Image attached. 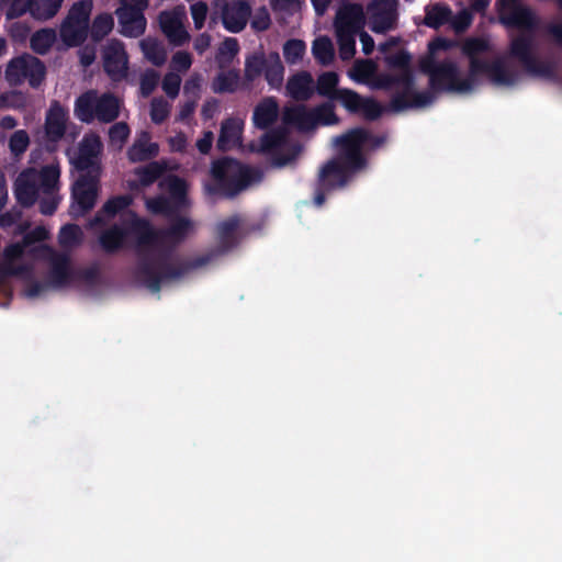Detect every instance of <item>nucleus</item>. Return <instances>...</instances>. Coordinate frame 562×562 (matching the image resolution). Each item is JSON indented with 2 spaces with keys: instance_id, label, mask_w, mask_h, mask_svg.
Wrapping results in <instances>:
<instances>
[{
  "instance_id": "obj_63",
  "label": "nucleus",
  "mask_w": 562,
  "mask_h": 562,
  "mask_svg": "<svg viewBox=\"0 0 562 562\" xmlns=\"http://www.w3.org/2000/svg\"><path fill=\"white\" fill-rule=\"evenodd\" d=\"M101 147V142L98 136H85L79 145V153L97 157Z\"/></svg>"
},
{
  "instance_id": "obj_14",
  "label": "nucleus",
  "mask_w": 562,
  "mask_h": 562,
  "mask_svg": "<svg viewBox=\"0 0 562 562\" xmlns=\"http://www.w3.org/2000/svg\"><path fill=\"white\" fill-rule=\"evenodd\" d=\"M356 171L357 170H351L348 165L334 157L319 169L317 182L322 183L323 187L335 190L345 187L351 173Z\"/></svg>"
},
{
  "instance_id": "obj_29",
  "label": "nucleus",
  "mask_w": 562,
  "mask_h": 562,
  "mask_svg": "<svg viewBox=\"0 0 562 562\" xmlns=\"http://www.w3.org/2000/svg\"><path fill=\"white\" fill-rule=\"evenodd\" d=\"M60 168L56 164L45 165L40 171L35 169V181L46 195H53L59 189Z\"/></svg>"
},
{
  "instance_id": "obj_57",
  "label": "nucleus",
  "mask_w": 562,
  "mask_h": 562,
  "mask_svg": "<svg viewBox=\"0 0 562 562\" xmlns=\"http://www.w3.org/2000/svg\"><path fill=\"white\" fill-rule=\"evenodd\" d=\"M357 35H336L339 56L342 60H349L356 53Z\"/></svg>"
},
{
  "instance_id": "obj_33",
  "label": "nucleus",
  "mask_w": 562,
  "mask_h": 562,
  "mask_svg": "<svg viewBox=\"0 0 562 562\" xmlns=\"http://www.w3.org/2000/svg\"><path fill=\"white\" fill-rule=\"evenodd\" d=\"M240 75L237 69L221 71L212 81V90L214 93H234L239 85Z\"/></svg>"
},
{
  "instance_id": "obj_30",
  "label": "nucleus",
  "mask_w": 562,
  "mask_h": 562,
  "mask_svg": "<svg viewBox=\"0 0 562 562\" xmlns=\"http://www.w3.org/2000/svg\"><path fill=\"white\" fill-rule=\"evenodd\" d=\"M451 9L443 2L429 3L425 7V16L423 24L438 30L451 20Z\"/></svg>"
},
{
  "instance_id": "obj_28",
  "label": "nucleus",
  "mask_w": 562,
  "mask_h": 562,
  "mask_svg": "<svg viewBox=\"0 0 562 562\" xmlns=\"http://www.w3.org/2000/svg\"><path fill=\"white\" fill-rule=\"evenodd\" d=\"M158 153V144L149 142V134L144 132L128 148L127 158L132 162H142L155 158Z\"/></svg>"
},
{
  "instance_id": "obj_22",
  "label": "nucleus",
  "mask_w": 562,
  "mask_h": 562,
  "mask_svg": "<svg viewBox=\"0 0 562 562\" xmlns=\"http://www.w3.org/2000/svg\"><path fill=\"white\" fill-rule=\"evenodd\" d=\"M167 170V165L161 161H150L145 166H140L134 169V175L137 179L131 182L132 189H145L150 187L153 183L164 179V173ZM167 176H165L166 178Z\"/></svg>"
},
{
  "instance_id": "obj_13",
  "label": "nucleus",
  "mask_w": 562,
  "mask_h": 562,
  "mask_svg": "<svg viewBox=\"0 0 562 562\" xmlns=\"http://www.w3.org/2000/svg\"><path fill=\"white\" fill-rule=\"evenodd\" d=\"M68 112L58 101H54L45 117V137L49 150L65 136Z\"/></svg>"
},
{
  "instance_id": "obj_4",
  "label": "nucleus",
  "mask_w": 562,
  "mask_h": 562,
  "mask_svg": "<svg viewBox=\"0 0 562 562\" xmlns=\"http://www.w3.org/2000/svg\"><path fill=\"white\" fill-rule=\"evenodd\" d=\"M210 175L212 182L205 184L206 193L227 199L236 196L258 176L256 170L231 157L214 160Z\"/></svg>"
},
{
  "instance_id": "obj_61",
  "label": "nucleus",
  "mask_w": 562,
  "mask_h": 562,
  "mask_svg": "<svg viewBox=\"0 0 562 562\" xmlns=\"http://www.w3.org/2000/svg\"><path fill=\"white\" fill-rule=\"evenodd\" d=\"M191 10V16L194 23V27L196 30H201L204 24L207 16V4L204 1H198L193 3L190 8Z\"/></svg>"
},
{
  "instance_id": "obj_11",
  "label": "nucleus",
  "mask_w": 562,
  "mask_h": 562,
  "mask_svg": "<svg viewBox=\"0 0 562 562\" xmlns=\"http://www.w3.org/2000/svg\"><path fill=\"white\" fill-rule=\"evenodd\" d=\"M366 23L363 9L358 3H347L336 13L334 27L336 35H358Z\"/></svg>"
},
{
  "instance_id": "obj_25",
  "label": "nucleus",
  "mask_w": 562,
  "mask_h": 562,
  "mask_svg": "<svg viewBox=\"0 0 562 562\" xmlns=\"http://www.w3.org/2000/svg\"><path fill=\"white\" fill-rule=\"evenodd\" d=\"M97 90H88L81 93L75 101L74 112L76 117L82 123H92L94 120H97Z\"/></svg>"
},
{
  "instance_id": "obj_19",
  "label": "nucleus",
  "mask_w": 562,
  "mask_h": 562,
  "mask_svg": "<svg viewBox=\"0 0 562 562\" xmlns=\"http://www.w3.org/2000/svg\"><path fill=\"white\" fill-rule=\"evenodd\" d=\"M282 122L284 125L296 128L299 132H311L315 128L312 109L304 104L286 105L282 111Z\"/></svg>"
},
{
  "instance_id": "obj_43",
  "label": "nucleus",
  "mask_w": 562,
  "mask_h": 562,
  "mask_svg": "<svg viewBox=\"0 0 562 562\" xmlns=\"http://www.w3.org/2000/svg\"><path fill=\"white\" fill-rule=\"evenodd\" d=\"M312 52L315 59L324 66L329 65L335 56L333 43L326 36L318 37L313 42Z\"/></svg>"
},
{
  "instance_id": "obj_34",
  "label": "nucleus",
  "mask_w": 562,
  "mask_h": 562,
  "mask_svg": "<svg viewBox=\"0 0 562 562\" xmlns=\"http://www.w3.org/2000/svg\"><path fill=\"white\" fill-rule=\"evenodd\" d=\"M339 76L335 71H326L318 76L315 92L321 97L334 100L341 88H338Z\"/></svg>"
},
{
  "instance_id": "obj_26",
  "label": "nucleus",
  "mask_w": 562,
  "mask_h": 562,
  "mask_svg": "<svg viewBox=\"0 0 562 562\" xmlns=\"http://www.w3.org/2000/svg\"><path fill=\"white\" fill-rule=\"evenodd\" d=\"M59 35L67 47H78L87 40L89 26L66 18L60 25Z\"/></svg>"
},
{
  "instance_id": "obj_21",
  "label": "nucleus",
  "mask_w": 562,
  "mask_h": 562,
  "mask_svg": "<svg viewBox=\"0 0 562 562\" xmlns=\"http://www.w3.org/2000/svg\"><path fill=\"white\" fill-rule=\"evenodd\" d=\"M285 90L294 101H308L315 93L313 76L304 70L292 75L286 81Z\"/></svg>"
},
{
  "instance_id": "obj_35",
  "label": "nucleus",
  "mask_w": 562,
  "mask_h": 562,
  "mask_svg": "<svg viewBox=\"0 0 562 562\" xmlns=\"http://www.w3.org/2000/svg\"><path fill=\"white\" fill-rule=\"evenodd\" d=\"M113 27V15L108 12L100 13L94 16L91 26H89L90 37L94 43H99L112 32Z\"/></svg>"
},
{
  "instance_id": "obj_56",
  "label": "nucleus",
  "mask_w": 562,
  "mask_h": 562,
  "mask_svg": "<svg viewBox=\"0 0 562 562\" xmlns=\"http://www.w3.org/2000/svg\"><path fill=\"white\" fill-rule=\"evenodd\" d=\"M159 81V75L157 71L153 69L146 70L139 81V91L142 97L147 98L149 97L154 90L156 89Z\"/></svg>"
},
{
  "instance_id": "obj_58",
  "label": "nucleus",
  "mask_w": 562,
  "mask_h": 562,
  "mask_svg": "<svg viewBox=\"0 0 562 562\" xmlns=\"http://www.w3.org/2000/svg\"><path fill=\"white\" fill-rule=\"evenodd\" d=\"M360 113L364 116V119L369 121H374L382 115L383 108L374 99L363 98L362 103L360 105Z\"/></svg>"
},
{
  "instance_id": "obj_47",
  "label": "nucleus",
  "mask_w": 562,
  "mask_h": 562,
  "mask_svg": "<svg viewBox=\"0 0 562 562\" xmlns=\"http://www.w3.org/2000/svg\"><path fill=\"white\" fill-rule=\"evenodd\" d=\"M92 8V0H80L71 5L66 18L75 22H79L86 26H89V20Z\"/></svg>"
},
{
  "instance_id": "obj_64",
  "label": "nucleus",
  "mask_w": 562,
  "mask_h": 562,
  "mask_svg": "<svg viewBox=\"0 0 562 562\" xmlns=\"http://www.w3.org/2000/svg\"><path fill=\"white\" fill-rule=\"evenodd\" d=\"M79 236V227L76 224H67L60 229L59 241L61 245H74L78 243Z\"/></svg>"
},
{
  "instance_id": "obj_32",
  "label": "nucleus",
  "mask_w": 562,
  "mask_h": 562,
  "mask_svg": "<svg viewBox=\"0 0 562 562\" xmlns=\"http://www.w3.org/2000/svg\"><path fill=\"white\" fill-rule=\"evenodd\" d=\"M240 139V126L235 119H226L221 124V131L217 138V149L227 151L235 147Z\"/></svg>"
},
{
  "instance_id": "obj_5",
  "label": "nucleus",
  "mask_w": 562,
  "mask_h": 562,
  "mask_svg": "<svg viewBox=\"0 0 562 562\" xmlns=\"http://www.w3.org/2000/svg\"><path fill=\"white\" fill-rule=\"evenodd\" d=\"M251 15V5L247 0H214L209 27L214 29L218 21L231 33L241 32Z\"/></svg>"
},
{
  "instance_id": "obj_59",
  "label": "nucleus",
  "mask_w": 562,
  "mask_h": 562,
  "mask_svg": "<svg viewBox=\"0 0 562 562\" xmlns=\"http://www.w3.org/2000/svg\"><path fill=\"white\" fill-rule=\"evenodd\" d=\"M181 78L178 74L168 72L162 79V90L170 98L175 99L179 94Z\"/></svg>"
},
{
  "instance_id": "obj_2",
  "label": "nucleus",
  "mask_w": 562,
  "mask_h": 562,
  "mask_svg": "<svg viewBox=\"0 0 562 562\" xmlns=\"http://www.w3.org/2000/svg\"><path fill=\"white\" fill-rule=\"evenodd\" d=\"M457 43L446 37H436L428 44V54L419 61L420 71L428 75L432 92L465 94L475 90L484 79L492 80V59L484 55L491 50L487 40L469 37L461 46V53L469 59V70L462 77L459 65L451 59L438 61L436 54L447 52Z\"/></svg>"
},
{
  "instance_id": "obj_3",
  "label": "nucleus",
  "mask_w": 562,
  "mask_h": 562,
  "mask_svg": "<svg viewBox=\"0 0 562 562\" xmlns=\"http://www.w3.org/2000/svg\"><path fill=\"white\" fill-rule=\"evenodd\" d=\"M412 59V55L405 49L385 55L383 58L385 67L389 70L397 71V74L380 72L374 78V89L389 91L394 87H402V91L394 93L391 98L390 110L393 112L423 108L435 99L431 91L417 92L414 90L415 75Z\"/></svg>"
},
{
  "instance_id": "obj_12",
  "label": "nucleus",
  "mask_w": 562,
  "mask_h": 562,
  "mask_svg": "<svg viewBox=\"0 0 562 562\" xmlns=\"http://www.w3.org/2000/svg\"><path fill=\"white\" fill-rule=\"evenodd\" d=\"M40 249L48 255L49 271L48 283L53 288H64L72 281L70 258L67 254L56 252L47 245L40 246Z\"/></svg>"
},
{
  "instance_id": "obj_36",
  "label": "nucleus",
  "mask_w": 562,
  "mask_h": 562,
  "mask_svg": "<svg viewBox=\"0 0 562 562\" xmlns=\"http://www.w3.org/2000/svg\"><path fill=\"white\" fill-rule=\"evenodd\" d=\"M121 34L126 37H138L145 33L147 21L145 15L117 16Z\"/></svg>"
},
{
  "instance_id": "obj_39",
  "label": "nucleus",
  "mask_w": 562,
  "mask_h": 562,
  "mask_svg": "<svg viewBox=\"0 0 562 562\" xmlns=\"http://www.w3.org/2000/svg\"><path fill=\"white\" fill-rule=\"evenodd\" d=\"M55 42L56 32L53 29H41L31 36L30 47L34 53L45 55Z\"/></svg>"
},
{
  "instance_id": "obj_9",
  "label": "nucleus",
  "mask_w": 562,
  "mask_h": 562,
  "mask_svg": "<svg viewBox=\"0 0 562 562\" xmlns=\"http://www.w3.org/2000/svg\"><path fill=\"white\" fill-rule=\"evenodd\" d=\"M130 216L128 232L137 236V244L139 246L137 249V256L139 257V250L144 254L155 256L157 250L164 247L160 229L153 228L147 220L138 217V215L133 211L130 212ZM138 260L139 258L137 261Z\"/></svg>"
},
{
  "instance_id": "obj_48",
  "label": "nucleus",
  "mask_w": 562,
  "mask_h": 562,
  "mask_svg": "<svg viewBox=\"0 0 562 562\" xmlns=\"http://www.w3.org/2000/svg\"><path fill=\"white\" fill-rule=\"evenodd\" d=\"M305 43L302 40L292 38L283 45V56L288 64H297L305 54Z\"/></svg>"
},
{
  "instance_id": "obj_15",
  "label": "nucleus",
  "mask_w": 562,
  "mask_h": 562,
  "mask_svg": "<svg viewBox=\"0 0 562 562\" xmlns=\"http://www.w3.org/2000/svg\"><path fill=\"white\" fill-rule=\"evenodd\" d=\"M98 195V180L91 175H82L72 188L71 196L81 214L91 211Z\"/></svg>"
},
{
  "instance_id": "obj_38",
  "label": "nucleus",
  "mask_w": 562,
  "mask_h": 562,
  "mask_svg": "<svg viewBox=\"0 0 562 562\" xmlns=\"http://www.w3.org/2000/svg\"><path fill=\"white\" fill-rule=\"evenodd\" d=\"M520 76L517 69L505 65L494 55V85L513 86L519 81Z\"/></svg>"
},
{
  "instance_id": "obj_45",
  "label": "nucleus",
  "mask_w": 562,
  "mask_h": 562,
  "mask_svg": "<svg viewBox=\"0 0 562 562\" xmlns=\"http://www.w3.org/2000/svg\"><path fill=\"white\" fill-rule=\"evenodd\" d=\"M315 127L317 125L329 126L339 122L335 113V106L331 102H324L312 109Z\"/></svg>"
},
{
  "instance_id": "obj_7",
  "label": "nucleus",
  "mask_w": 562,
  "mask_h": 562,
  "mask_svg": "<svg viewBox=\"0 0 562 562\" xmlns=\"http://www.w3.org/2000/svg\"><path fill=\"white\" fill-rule=\"evenodd\" d=\"M367 130L356 127L335 138L337 156L335 158L348 165L351 170H360L366 166L362 148L369 140Z\"/></svg>"
},
{
  "instance_id": "obj_20",
  "label": "nucleus",
  "mask_w": 562,
  "mask_h": 562,
  "mask_svg": "<svg viewBox=\"0 0 562 562\" xmlns=\"http://www.w3.org/2000/svg\"><path fill=\"white\" fill-rule=\"evenodd\" d=\"M159 25L162 33L169 42L176 46H182L190 38L186 31L180 16L173 11H162L158 16Z\"/></svg>"
},
{
  "instance_id": "obj_23",
  "label": "nucleus",
  "mask_w": 562,
  "mask_h": 562,
  "mask_svg": "<svg viewBox=\"0 0 562 562\" xmlns=\"http://www.w3.org/2000/svg\"><path fill=\"white\" fill-rule=\"evenodd\" d=\"M279 104L276 98H263L254 109L252 123L259 130H268L277 121Z\"/></svg>"
},
{
  "instance_id": "obj_17",
  "label": "nucleus",
  "mask_w": 562,
  "mask_h": 562,
  "mask_svg": "<svg viewBox=\"0 0 562 562\" xmlns=\"http://www.w3.org/2000/svg\"><path fill=\"white\" fill-rule=\"evenodd\" d=\"M38 184L35 181V169L23 170L14 182L16 202L25 209L33 206L38 199Z\"/></svg>"
},
{
  "instance_id": "obj_24",
  "label": "nucleus",
  "mask_w": 562,
  "mask_h": 562,
  "mask_svg": "<svg viewBox=\"0 0 562 562\" xmlns=\"http://www.w3.org/2000/svg\"><path fill=\"white\" fill-rule=\"evenodd\" d=\"M502 22L507 26L528 32L535 31L537 26L535 13L531 9L522 5L510 8L508 13L502 18Z\"/></svg>"
},
{
  "instance_id": "obj_27",
  "label": "nucleus",
  "mask_w": 562,
  "mask_h": 562,
  "mask_svg": "<svg viewBox=\"0 0 562 562\" xmlns=\"http://www.w3.org/2000/svg\"><path fill=\"white\" fill-rule=\"evenodd\" d=\"M128 231L117 224L104 229L99 236V243L106 254H115L124 247Z\"/></svg>"
},
{
  "instance_id": "obj_49",
  "label": "nucleus",
  "mask_w": 562,
  "mask_h": 562,
  "mask_svg": "<svg viewBox=\"0 0 562 562\" xmlns=\"http://www.w3.org/2000/svg\"><path fill=\"white\" fill-rule=\"evenodd\" d=\"M133 202V199L128 194L115 195L110 198L102 206V212L110 216L114 217L120 212L127 209Z\"/></svg>"
},
{
  "instance_id": "obj_8",
  "label": "nucleus",
  "mask_w": 562,
  "mask_h": 562,
  "mask_svg": "<svg viewBox=\"0 0 562 562\" xmlns=\"http://www.w3.org/2000/svg\"><path fill=\"white\" fill-rule=\"evenodd\" d=\"M510 55L522 65L529 75L546 78L553 75L551 64L540 60L533 55L531 34H520L515 37L510 44Z\"/></svg>"
},
{
  "instance_id": "obj_50",
  "label": "nucleus",
  "mask_w": 562,
  "mask_h": 562,
  "mask_svg": "<svg viewBox=\"0 0 562 562\" xmlns=\"http://www.w3.org/2000/svg\"><path fill=\"white\" fill-rule=\"evenodd\" d=\"M0 273L3 277H20L24 280H32L33 266L29 263L13 265L10 262L0 263Z\"/></svg>"
},
{
  "instance_id": "obj_37",
  "label": "nucleus",
  "mask_w": 562,
  "mask_h": 562,
  "mask_svg": "<svg viewBox=\"0 0 562 562\" xmlns=\"http://www.w3.org/2000/svg\"><path fill=\"white\" fill-rule=\"evenodd\" d=\"M142 52L146 59L153 65L159 67L166 63L167 52L165 47L155 38H144L139 43Z\"/></svg>"
},
{
  "instance_id": "obj_31",
  "label": "nucleus",
  "mask_w": 562,
  "mask_h": 562,
  "mask_svg": "<svg viewBox=\"0 0 562 562\" xmlns=\"http://www.w3.org/2000/svg\"><path fill=\"white\" fill-rule=\"evenodd\" d=\"M97 120L101 123H112L120 115L119 99L111 92L98 95Z\"/></svg>"
},
{
  "instance_id": "obj_40",
  "label": "nucleus",
  "mask_w": 562,
  "mask_h": 562,
  "mask_svg": "<svg viewBox=\"0 0 562 562\" xmlns=\"http://www.w3.org/2000/svg\"><path fill=\"white\" fill-rule=\"evenodd\" d=\"M378 75L376 65L371 59L357 60L349 72L350 78L355 81L364 83L372 80V85L374 83V78Z\"/></svg>"
},
{
  "instance_id": "obj_55",
  "label": "nucleus",
  "mask_w": 562,
  "mask_h": 562,
  "mask_svg": "<svg viewBox=\"0 0 562 562\" xmlns=\"http://www.w3.org/2000/svg\"><path fill=\"white\" fill-rule=\"evenodd\" d=\"M3 2H10V5L5 12L7 20H14L26 12L32 14L33 2L32 0H2Z\"/></svg>"
},
{
  "instance_id": "obj_53",
  "label": "nucleus",
  "mask_w": 562,
  "mask_h": 562,
  "mask_svg": "<svg viewBox=\"0 0 562 562\" xmlns=\"http://www.w3.org/2000/svg\"><path fill=\"white\" fill-rule=\"evenodd\" d=\"M30 145V137L26 131H15L9 139V148L14 157H19L24 154Z\"/></svg>"
},
{
  "instance_id": "obj_46",
  "label": "nucleus",
  "mask_w": 562,
  "mask_h": 562,
  "mask_svg": "<svg viewBox=\"0 0 562 562\" xmlns=\"http://www.w3.org/2000/svg\"><path fill=\"white\" fill-rule=\"evenodd\" d=\"M362 99L363 97H361L358 92L351 89L341 88L334 100L339 101L348 112L358 114L360 113Z\"/></svg>"
},
{
  "instance_id": "obj_10",
  "label": "nucleus",
  "mask_w": 562,
  "mask_h": 562,
  "mask_svg": "<svg viewBox=\"0 0 562 562\" xmlns=\"http://www.w3.org/2000/svg\"><path fill=\"white\" fill-rule=\"evenodd\" d=\"M103 68L113 81L126 78L128 57L124 44L119 40H111L103 49Z\"/></svg>"
},
{
  "instance_id": "obj_1",
  "label": "nucleus",
  "mask_w": 562,
  "mask_h": 562,
  "mask_svg": "<svg viewBox=\"0 0 562 562\" xmlns=\"http://www.w3.org/2000/svg\"><path fill=\"white\" fill-rule=\"evenodd\" d=\"M160 190L168 193L146 200L147 210L155 215H162L170 220V224L160 228L162 246L155 256L139 250V260L136 265L137 278L151 292H159L161 283L184 277L190 271L201 268L211 261L209 255L199 256L190 260L173 257V249L190 234L193 223L190 218L180 216L179 212L189 206L188 183L177 175H167L158 182Z\"/></svg>"
},
{
  "instance_id": "obj_54",
  "label": "nucleus",
  "mask_w": 562,
  "mask_h": 562,
  "mask_svg": "<svg viewBox=\"0 0 562 562\" xmlns=\"http://www.w3.org/2000/svg\"><path fill=\"white\" fill-rule=\"evenodd\" d=\"M170 113V104L162 98H154L150 102V119L155 124L164 123Z\"/></svg>"
},
{
  "instance_id": "obj_6",
  "label": "nucleus",
  "mask_w": 562,
  "mask_h": 562,
  "mask_svg": "<svg viewBox=\"0 0 562 562\" xmlns=\"http://www.w3.org/2000/svg\"><path fill=\"white\" fill-rule=\"evenodd\" d=\"M44 61L31 54H22L12 58L5 68V79L11 87L22 85L27 80L29 85L37 89L46 78Z\"/></svg>"
},
{
  "instance_id": "obj_52",
  "label": "nucleus",
  "mask_w": 562,
  "mask_h": 562,
  "mask_svg": "<svg viewBox=\"0 0 562 562\" xmlns=\"http://www.w3.org/2000/svg\"><path fill=\"white\" fill-rule=\"evenodd\" d=\"M268 64V59L263 55H252L246 59L245 63V77L247 80L252 81L259 77Z\"/></svg>"
},
{
  "instance_id": "obj_60",
  "label": "nucleus",
  "mask_w": 562,
  "mask_h": 562,
  "mask_svg": "<svg viewBox=\"0 0 562 562\" xmlns=\"http://www.w3.org/2000/svg\"><path fill=\"white\" fill-rule=\"evenodd\" d=\"M271 25V18L268 9L262 5L257 9L252 20L251 27L257 32L267 31Z\"/></svg>"
},
{
  "instance_id": "obj_42",
  "label": "nucleus",
  "mask_w": 562,
  "mask_h": 562,
  "mask_svg": "<svg viewBox=\"0 0 562 562\" xmlns=\"http://www.w3.org/2000/svg\"><path fill=\"white\" fill-rule=\"evenodd\" d=\"M64 0H32V16L36 20L46 21L55 16Z\"/></svg>"
},
{
  "instance_id": "obj_16",
  "label": "nucleus",
  "mask_w": 562,
  "mask_h": 562,
  "mask_svg": "<svg viewBox=\"0 0 562 562\" xmlns=\"http://www.w3.org/2000/svg\"><path fill=\"white\" fill-rule=\"evenodd\" d=\"M396 0H376L375 10L370 16V29L378 34H384L396 26Z\"/></svg>"
},
{
  "instance_id": "obj_18",
  "label": "nucleus",
  "mask_w": 562,
  "mask_h": 562,
  "mask_svg": "<svg viewBox=\"0 0 562 562\" xmlns=\"http://www.w3.org/2000/svg\"><path fill=\"white\" fill-rule=\"evenodd\" d=\"M241 223V216L234 214L216 224L215 236L222 252H226L238 245V231Z\"/></svg>"
},
{
  "instance_id": "obj_51",
  "label": "nucleus",
  "mask_w": 562,
  "mask_h": 562,
  "mask_svg": "<svg viewBox=\"0 0 562 562\" xmlns=\"http://www.w3.org/2000/svg\"><path fill=\"white\" fill-rule=\"evenodd\" d=\"M148 7V0H120V5L115 10L116 16L144 15Z\"/></svg>"
},
{
  "instance_id": "obj_62",
  "label": "nucleus",
  "mask_w": 562,
  "mask_h": 562,
  "mask_svg": "<svg viewBox=\"0 0 562 562\" xmlns=\"http://www.w3.org/2000/svg\"><path fill=\"white\" fill-rule=\"evenodd\" d=\"M449 23L457 33H462L471 25L472 14L468 10H462L456 15L451 14Z\"/></svg>"
},
{
  "instance_id": "obj_41",
  "label": "nucleus",
  "mask_w": 562,
  "mask_h": 562,
  "mask_svg": "<svg viewBox=\"0 0 562 562\" xmlns=\"http://www.w3.org/2000/svg\"><path fill=\"white\" fill-rule=\"evenodd\" d=\"M263 74L271 88H279L281 86L283 81L284 67L277 53L269 56Z\"/></svg>"
},
{
  "instance_id": "obj_44",
  "label": "nucleus",
  "mask_w": 562,
  "mask_h": 562,
  "mask_svg": "<svg viewBox=\"0 0 562 562\" xmlns=\"http://www.w3.org/2000/svg\"><path fill=\"white\" fill-rule=\"evenodd\" d=\"M286 133L283 128H272L261 136L259 150L261 153H272L283 145Z\"/></svg>"
}]
</instances>
